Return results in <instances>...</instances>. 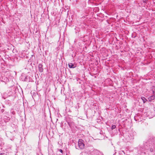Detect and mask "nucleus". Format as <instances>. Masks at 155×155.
Masks as SVG:
<instances>
[{
    "label": "nucleus",
    "mask_w": 155,
    "mask_h": 155,
    "mask_svg": "<svg viewBox=\"0 0 155 155\" xmlns=\"http://www.w3.org/2000/svg\"><path fill=\"white\" fill-rule=\"evenodd\" d=\"M153 95L151 96L150 97L148 98V100L150 101H151L153 100L155 98V94L154 93V91H153Z\"/></svg>",
    "instance_id": "7ed1b4c3"
},
{
    "label": "nucleus",
    "mask_w": 155,
    "mask_h": 155,
    "mask_svg": "<svg viewBox=\"0 0 155 155\" xmlns=\"http://www.w3.org/2000/svg\"><path fill=\"white\" fill-rule=\"evenodd\" d=\"M123 152L124 153H125L124 152V151H123Z\"/></svg>",
    "instance_id": "ddd939ff"
},
{
    "label": "nucleus",
    "mask_w": 155,
    "mask_h": 155,
    "mask_svg": "<svg viewBox=\"0 0 155 155\" xmlns=\"http://www.w3.org/2000/svg\"><path fill=\"white\" fill-rule=\"evenodd\" d=\"M141 99L143 101L144 103H145L147 101V100L144 97H141Z\"/></svg>",
    "instance_id": "0eeeda50"
},
{
    "label": "nucleus",
    "mask_w": 155,
    "mask_h": 155,
    "mask_svg": "<svg viewBox=\"0 0 155 155\" xmlns=\"http://www.w3.org/2000/svg\"><path fill=\"white\" fill-rule=\"evenodd\" d=\"M68 66L70 68H73L75 67L74 66V65L72 63L69 64Z\"/></svg>",
    "instance_id": "39448f33"
},
{
    "label": "nucleus",
    "mask_w": 155,
    "mask_h": 155,
    "mask_svg": "<svg viewBox=\"0 0 155 155\" xmlns=\"http://www.w3.org/2000/svg\"><path fill=\"white\" fill-rule=\"evenodd\" d=\"M116 127V126L115 125H113L112 126L111 129L112 130L115 129Z\"/></svg>",
    "instance_id": "6e6552de"
},
{
    "label": "nucleus",
    "mask_w": 155,
    "mask_h": 155,
    "mask_svg": "<svg viewBox=\"0 0 155 155\" xmlns=\"http://www.w3.org/2000/svg\"><path fill=\"white\" fill-rule=\"evenodd\" d=\"M14 73L15 74H16V73L15 72H14Z\"/></svg>",
    "instance_id": "f8f14e48"
},
{
    "label": "nucleus",
    "mask_w": 155,
    "mask_h": 155,
    "mask_svg": "<svg viewBox=\"0 0 155 155\" xmlns=\"http://www.w3.org/2000/svg\"><path fill=\"white\" fill-rule=\"evenodd\" d=\"M150 141L151 144L152 145L149 148V150L152 152H153L154 150H155V137L153 138Z\"/></svg>",
    "instance_id": "f257e3e1"
},
{
    "label": "nucleus",
    "mask_w": 155,
    "mask_h": 155,
    "mask_svg": "<svg viewBox=\"0 0 155 155\" xmlns=\"http://www.w3.org/2000/svg\"><path fill=\"white\" fill-rule=\"evenodd\" d=\"M93 153L94 154V155H99L100 152L99 151L97 150H94L93 151Z\"/></svg>",
    "instance_id": "20e7f679"
},
{
    "label": "nucleus",
    "mask_w": 155,
    "mask_h": 155,
    "mask_svg": "<svg viewBox=\"0 0 155 155\" xmlns=\"http://www.w3.org/2000/svg\"><path fill=\"white\" fill-rule=\"evenodd\" d=\"M59 151L62 153H63V150L61 149H60L59 150Z\"/></svg>",
    "instance_id": "1a4fd4ad"
},
{
    "label": "nucleus",
    "mask_w": 155,
    "mask_h": 155,
    "mask_svg": "<svg viewBox=\"0 0 155 155\" xmlns=\"http://www.w3.org/2000/svg\"><path fill=\"white\" fill-rule=\"evenodd\" d=\"M79 147L81 149H83L84 147V141L82 139H79L78 142Z\"/></svg>",
    "instance_id": "f03ea898"
},
{
    "label": "nucleus",
    "mask_w": 155,
    "mask_h": 155,
    "mask_svg": "<svg viewBox=\"0 0 155 155\" xmlns=\"http://www.w3.org/2000/svg\"><path fill=\"white\" fill-rule=\"evenodd\" d=\"M12 114H15V112L14 111H12Z\"/></svg>",
    "instance_id": "9d476101"
},
{
    "label": "nucleus",
    "mask_w": 155,
    "mask_h": 155,
    "mask_svg": "<svg viewBox=\"0 0 155 155\" xmlns=\"http://www.w3.org/2000/svg\"><path fill=\"white\" fill-rule=\"evenodd\" d=\"M3 154L2 153H1L0 154V155H3Z\"/></svg>",
    "instance_id": "9b49d317"
},
{
    "label": "nucleus",
    "mask_w": 155,
    "mask_h": 155,
    "mask_svg": "<svg viewBox=\"0 0 155 155\" xmlns=\"http://www.w3.org/2000/svg\"><path fill=\"white\" fill-rule=\"evenodd\" d=\"M38 68H39V71L40 72H42L43 71V69L42 68V65L41 64H39L38 65Z\"/></svg>",
    "instance_id": "423d86ee"
}]
</instances>
